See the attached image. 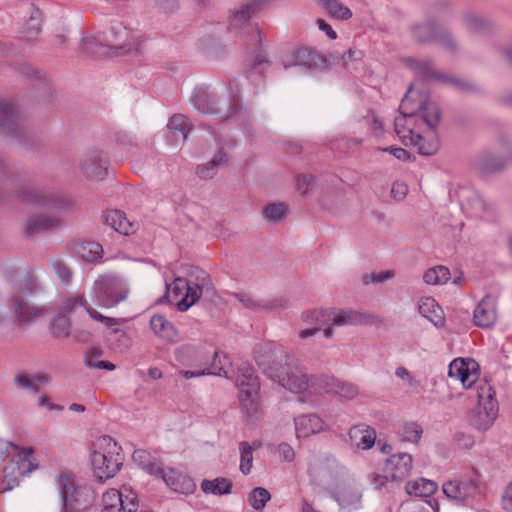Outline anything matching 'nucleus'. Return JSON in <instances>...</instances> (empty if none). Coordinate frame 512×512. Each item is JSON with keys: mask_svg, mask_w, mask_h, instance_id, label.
I'll return each mask as SVG.
<instances>
[{"mask_svg": "<svg viewBox=\"0 0 512 512\" xmlns=\"http://www.w3.org/2000/svg\"><path fill=\"white\" fill-rule=\"evenodd\" d=\"M255 361L268 378L292 393H303L309 388L323 389L335 393L341 399L352 400L358 394L356 385L325 375L308 376L295 355L271 344H260L254 348Z\"/></svg>", "mask_w": 512, "mask_h": 512, "instance_id": "obj_1", "label": "nucleus"}, {"mask_svg": "<svg viewBox=\"0 0 512 512\" xmlns=\"http://www.w3.org/2000/svg\"><path fill=\"white\" fill-rule=\"evenodd\" d=\"M191 102L198 113L218 115L224 120L230 118L244 120L247 115V109L237 94L222 101L215 89L206 84L194 88Z\"/></svg>", "mask_w": 512, "mask_h": 512, "instance_id": "obj_2", "label": "nucleus"}, {"mask_svg": "<svg viewBox=\"0 0 512 512\" xmlns=\"http://www.w3.org/2000/svg\"><path fill=\"white\" fill-rule=\"evenodd\" d=\"M77 307H83L87 314L94 320L103 323L107 328L117 325L120 319L108 317L87 304L82 295H77L66 299L59 307L58 312L53 315L49 321V332L51 336L58 340H64L72 335V321L70 315Z\"/></svg>", "mask_w": 512, "mask_h": 512, "instance_id": "obj_3", "label": "nucleus"}, {"mask_svg": "<svg viewBox=\"0 0 512 512\" xmlns=\"http://www.w3.org/2000/svg\"><path fill=\"white\" fill-rule=\"evenodd\" d=\"M91 464L99 482L113 478L123 465L122 447L109 435L100 437L91 453Z\"/></svg>", "mask_w": 512, "mask_h": 512, "instance_id": "obj_4", "label": "nucleus"}, {"mask_svg": "<svg viewBox=\"0 0 512 512\" xmlns=\"http://www.w3.org/2000/svg\"><path fill=\"white\" fill-rule=\"evenodd\" d=\"M481 474L472 468L467 474L443 483L444 495L454 504L471 507L483 494Z\"/></svg>", "mask_w": 512, "mask_h": 512, "instance_id": "obj_5", "label": "nucleus"}, {"mask_svg": "<svg viewBox=\"0 0 512 512\" xmlns=\"http://www.w3.org/2000/svg\"><path fill=\"white\" fill-rule=\"evenodd\" d=\"M409 32L417 45H429L437 43L447 52L456 53L458 44L448 27L441 24L436 18L429 17L425 21L413 23Z\"/></svg>", "mask_w": 512, "mask_h": 512, "instance_id": "obj_6", "label": "nucleus"}, {"mask_svg": "<svg viewBox=\"0 0 512 512\" xmlns=\"http://www.w3.org/2000/svg\"><path fill=\"white\" fill-rule=\"evenodd\" d=\"M14 288L20 293L21 297L11 296L9 302L16 319L20 323H34L38 317L48 313L45 306L30 305L24 299V297L32 295L38 290V283L31 272H26L22 278L17 279Z\"/></svg>", "mask_w": 512, "mask_h": 512, "instance_id": "obj_7", "label": "nucleus"}, {"mask_svg": "<svg viewBox=\"0 0 512 512\" xmlns=\"http://www.w3.org/2000/svg\"><path fill=\"white\" fill-rule=\"evenodd\" d=\"M0 128L26 150H32L38 145V140L27 132L24 116L4 100H0Z\"/></svg>", "mask_w": 512, "mask_h": 512, "instance_id": "obj_8", "label": "nucleus"}, {"mask_svg": "<svg viewBox=\"0 0 512 512\" xmlns=\"http://www.w3.org/2000/svg\"><path fill=\"white\" fill-rule=\"evenodd\" d=\"M412 85L401 100L400 115L404 118L420 117L429 130L435 134L441 121L442 112L439 105L432 101L428 95L422 97L418 102L411 100L408 96Z\"/></svg>", "mask_w": 512, "mask_h": 512, "instance_id": "obj_9", "label": "nucleus"}, {"mask_svg": "<svg viewBox=\"0 0 512 512\" xmlns=\"http://www.w3.org/2000/svg\"><path fill=\"white\" fill-rule=\"evenodd\" d=\"M94 298L102 308H111L124 301L129 288L123 277L116 274L100 275L94 283Z\"/></svg>", "mask_w": 512, "mask_h": 512, "instance_id": "obj_10", "label": "nucleus"}, {"mask_svg": "<svg viewBox=\"0 0 512 512\" xmlns=\"http://www.w3.org/2000/svg\"><path fill=\"white\" fill-rule=\"evenodd\" d=\"M305 322L315 323L318 326L332 324L335 326L368 324L371 321L369 314L356 310H336L333 308L314 309L303 312Z\"/></svg>", "mask_w": 512, "mask_h": 512, "instance_id": "obj_11", "label": "nucleus"}, {"mask_svg": "<svg viewBox=\"0 0 512 512\" xmlns=\"http://www.w3.org/2000/svg\"><path fill=\"white\" fill-rule=\"evenodd\" d=\"M236 386L242 411L249 416H253L258 411L257 399L260 383L251 365L242 363L239 366Z\"/></svg>", "mask_w": 512, "mask_h": 512, "instance_id": "obj_12", "label": "nucleus"}, {"mask_svg": "<svg viewBox=\"0 0 512 512\" xmlns=\"http://www.w3.org/2000/svg\"><path fill=\"white\" fill-rule=\"evenodd\" d=\"M494 388L487 382L477 386L478 409L471 417V425L479 431L488 430L498 415V401Z\"/></svg>", "mask_w": 512, "mask_h": 512, "instance_id": "obj_13", "label": "nucleus"}, {"mask_svg": "<svg viewBox=\"0 0 512 512\" xmlns=\"http://www.w3.org/2000/svg\"><path fill=\"white\" fill-rule=\"evenodd\" d=\"M16 196L23 203L56 211H66L72 206L69 199L57 195L44 187L24 188L17 191Z\"/></svg>", "mask_w": 512, "mask_h": 512, "instance_id": "obj_14", "label": "nucleus"}, {"mask_svg": "<svg viewBox=\"0 0 512 512\" xmlns=\"http://www.w3.org/2000/svg\"><path fill=\"white\" fill-rule=\"evenodd\" d=\"M182 351L192 357L193 366L199 369L211 368L215 371L219 369L220 375H217L218 377L229 378L225 363H223V361L228 360V357L223 355L221 358L218 349L206 345H187L182 348Z\"/></svg>", "mask_w": 512, "mask_h": 512, "instance_id": "obj_15", "label": "nucleus"}, {"mask_svg": "<svg viewBox=\"0 0 512 512\" xmlns=\"http://www.w3.org/2000/svg\"><path fill=\"white\" fill-rule=\"evenodd\" d=\"M60 498V509L66 512H81L88 503L82 499L81 486L77 485L68 473H60L55 478Z\"/></svg>", "mask_w": 512, "mask_h": 512, "instance_id": "obj_16", "label": "nucleus"}, {"mask_svg": "<svg viewBox=\"0 0 512 512\" xmlns=\"http://www.w3.org/2000/svg\"><path fill=\"white\" fill-rule=\"evenodd\" d=\"M284 69L290 67H300L306 72L319 71L321 66H325L327 61L315 51L305 47H295L282 60Z\"/></svg>", "mask_w": 512, "mask_h": 512, "instance_id": "obj_17", "label": "nucleus"}, {"mask_svg": "<svg viewBox=\"0 0 512 512\" xmlns=\"http://www.w3.org/2000/svg\"><path fill=\"white\" fill-rule=\"evenodd\" d=\"M480 376V365L472 358H455L448 366V377L459 380L465 389L471 388Z\"/></svg>", "mask_w": 512, "mask_h": 512, "instance_id": "obj_18", "label": "nucleus"}, {"mask_svg": "<svg viewBox=\"0 0 512 512\" xmlns=\"http://www.w3.org/2000/svg\"><path fill=\"white\" fill-rule=\"evenodd\" d=\"M109 158L103 151L94 150L85 154L80 161V169L90 181H101L108 175Z\"/></svg>", "mask_w": 512, "mask_h": 512, "instance_id": "obj_19", "label": "nucleus"}, {"mask_svg": "<svg viewBox=\"0 0 512 512\" xmlns=\"http://www.w3.org/2000/svg\"><path fill=\"white\" fill-rule=\"evenodd\" d=\"M190 276H195L197 282L188 279V285L184 289L185 293L175 303L177 310L180 312H186L192 305L198 302L203 292L204 283L209 278L208 274L198 267L194 268Z\"/></svg>", "mask_w": 512, "mask_h": 512, "instance_id": "obj_20", "label": "nucleus"}, {"mask_svg": "<svg viewBox=\"0 0 512 512\" xmlns=\"http://www.w3.org/2000/svg\"><path fill=\"white\" fill-rule=\"evenodd\" d=\"M412 464L413 458L409 453L392 454L386 459L383 472L386 473V477H389L390 481L402 482L410 475Z\"/></svg>", "mask_w": 512, "mask_h": 512, "instance_id": "obj_21", "label": "nucleus"}, {"mask_svg": "<svg viewBox=\"0 0 512 512\" xmlns=\"http://www.w3.org/2000/svg\"><path fill=\"white\" fill-rule=\"evenodd\" d=\"M272 62L265 56L260 40L256 44L255 54L248 59L247 67L244 70L245 77L253 84L259 85L265 80V71Z\"/></svg>", "mask_w": 512, "mask_h": 512, "instance_id": "obj_22", "label": "nucleus"}, {"mask_svg": "<svg viewBox=\"0 0 512 512\" xmlns=\"http://www.w3.org/2000/svg\"><path fill=\"white\" fill-rule=\"evenodd\" d=\"M157 478L162 479L165 484L176 493L190 495L196 490L194 479L175 468H169L168 471H165L163 468L162 474H159Z\"/></svg>", "mask_w": 512, "mask_h": 512, "instance_id": "obj_23", "label": "nucleus"}, {"mask_svg": "<svg viewBox=\"0 0 512 512\" xmlns=\"http://www.w3.org/2000/svg\"><path fill=\"white\" fill-rule=\"evenodd\" d=\"M101 221L113 231L124 236L134 234L138 228L137 223L129 221L126 214L117 209L104 211L101 215Z\"/></svg>", "mask_w": 512, "mask_h": 512, "instance_id": "obj_24", "label": "nucleus"}, {"mask_svg": "<svg viewBox=\"0 0 512 512\" xmlns=\"http://www.w3.org/2000/svg\"><path fill=\"white\" fill-rule=\"evenodd\" d=\"M244 308L250 310H264V311H280L287 307V301L284 298H275L270 301L261 303L252 298V296L246 292H236L233 294Z\"/></svg>", "mask_w": 512, "mask_h": 512, "instance_id": "obj_25", "label": "nucleus"}, {"mask_svg": "<svg viewBox=\"0 0 512 512\" xmlns=\"http://www.w3.org/2000/svg\"><path fill=\"white\" fill-rule=\"evenodd\" d=\"M349 438L351 442L359 449L369 450L374 447L377 433L376 430L366 424H357L350 428Z\"/></svg>", "mask_w": 512, "mask_h": 512, "instance_id": "obj_26", "label": "nucleus"}, {"mask_svg": "<svg viewBox=\"0 0 512 512\" xmlns=\"http://www.w3.org/2000/svg\"><path fill=\"white\" fill-rule=\"evenodd\" d=\"M506 159L497 156L489 151H484L478 155L474 162V168L482 175H490L502 171L506 166Z\"/></svg>", "mask_w": 512, "mask_h": 512, "instance_id": "obj_27", "label": "nucleus"}, {"mask_svg": "<svg viewBox=\"0 0 512 512\" xmlns=\"http://www.w3.org/2000/svg\"><path fill=\"white\" fill-rule=\"evenodd\" d=\"M169 140L174 142H184L188 134L193 130V124L190 119L180 113L172 115L167 123Z\"/></svg>", "mask_w": 512, "mask_h": 512, "instance_id": "obj_28", "label": "nucleus"}, {"mask_svg": "<svg viewBox=\"0 0 512 512\" xmlns=\"http://www.w3.org/2000/svg\"><path fill=\"white\" fill-rule=\"evenodd\" d=\"M298 438H306L311 434L324 430V421L317 414H303L294 419Z\"/></svg>", "mask_w": 512, "mask_h": 512, "instance_id": "obj_29", "label": "nucleus"}, {"mask_svg": "<svg viewBox=\"0 0 512 512\" xmlns=\"http://www.w3.org/2000/svg\"><path fill=\"white\" fill-rule=\"evenodd\" d=\"M150 327L157 337L167 343H175L179 340L178 331L173 323L161 314H155L151 317Z\"/></svg>", "mask_w": 512, "mask_h": 512, "instance_id": "obj_30", "label": "nucleus"}, {"mask_svg": "<svg viewBox=\"0 0 512 512\" xmlns=\"http://www.w3.org/2000/svg\"><path fill=\"white\" fill-rule=\"evenodd\" d=\"M419 314L428 319L436 328L445 326V316L441 306L432 297H426L419 302Z\"/></svg>", "mask_w": 512, "mask_h": 512, "instance_id": "obj_31", "label": "nucleus"}, {"mask_svg": "<svg viewBox=\"0 0 512 512\" xmlns=\"http://www.w3.org/2000/svg\"><path fill=\"white\" fill-rule=\"evenodd\" d=\"M133 462L141 468L145 473L158 477L162 474L163 462L152 456L145 449H136L132 454Z\"/></svg>", "mask_w": 512, "mask_h": 512, "instance_id": "obj_32", "label": "nucleus"}, {"mask_svg": "<svg viewBox=\"0 0 512 512\" xmlns=\"http://www.w3.org/2000/svg\"><path fill=\"white\" fill-rule=\"evenodd\" d=\"M404 62L411 70L418 73L424 82H431L433 80L443 82L445 73L433 70L432 60H418L408 57Z\"/></svg>", "mask_w": 512, "mask_h": 512, "instance_id": "obj_33", "label": "nucleus"}, {"mask_svg": "<svg viewBox=\"0 0 512 512\" xmlns=\"http://www.w3.org/2000/svg\"><path fill=\"white\" fill-rule=\"evenodd\" d=\"M496 319V312L489 295L485 296L473 312L474 324L480 328H489Z\"/></svg>", "mask_w": 512, "mask_h": 512, "instance_id": "obj_34", "label": "nucleus"}, {"mask_svg": "<svg viewBox=\"0 0 512 512\" xmlns=\"http://www.w3.org/2000/svg\"><path fill=\"white\" fill-rule=\"evenodd\" d=\"M27 14L29 17L23 23L20 33L26 40H34L41 32L42 14L34 3H29Z\"/></svg>", "mask_w": 512, "mask_h": 512, "instance_id": "obj_35", "label": "nucleus"}, {"mask_svg": "<svg viewBox=\"0 0 512 512\" xmlns=\"http://www.w3.org/2000/svg\"><path fill=\"white\" fill-rule=\"evenodd\" d=\"M341 510L354 512L362 508V493L358 489L345 488L333 496Z\"/></svg>", "mask_w": 512, "mask_h": 512, "instance_id": "obj_36", "label": "nucleus"}, {"mask_svg": "<svg viewBox=\"0 0 512 512\" xmlns=\"http://www.w3.org/2000/svg\"><path fill=\"white\" fill-rule=\"evenodd\" d=\"M58 223V219L52 216L47 215H38L30 220L24 226V235L27 238H32L33 236L47 231L53 228Z\"/></svg>", "mask_w": 512, "mask_h": 512, "instance_id": "obj_37", "label": "nucleus"}, {"mask_svg": "<svg viewBox=\"0 0 512 512\" xmlns=\"http://www.w3.org/2000/svg\"><path fill=\"white\" fill-rule=\"evenodd\" d=\"M79 257L90 264L101 263L103 259V247L94 241H84L76 246Z\"/></svg>", "mask_w": 512, "mask_h": 512, "instance_id": "obj_38", "label": "nucleus"}, {"mask_svg": "<svg viewBox=\"0 0 512 512\" xmlns=\"http://www.w3.org/2000/svg\"><path fill=\"white\" fill-rule=\"evenodd\" d=\"M410 142L413 146L417 147L418 154L422 156L435 155L439 148L440 142L436 133L432 139H425L421 134H414L413 129H409Z\"/></svg>", "mask_w": 512, "mask_h": 512, "instance_id": "obj_39", "label": "nucleus"}, {"mask_svg": "<svg viewBox=\"0 0 512 512\" xmlns=\"http://www.w3.org/2000/svg\"><path fill=\"white\" fill-rule=\"evenodd\" d=\"M259 11L260 10L250 1L241 4L230 16L229 29L241 28Z\"/></svg>", "mask_w": 512, "mask_h": 512, "instance_id": "obj_40", "label": "nucleus"}, {"mask_svg": "<svg viewBox=\"0 0 512 512\" xmlns=\"http://www.w3.org/2000/svg\"><path fill=\"white\" fill-rule=\"evenodd\" d=\"M232 488V481L225 477H217L212 480L203 479L201 482V489L206 494L228 495L232 492Z\"/></svg>", "mask_w": 512, "mask_h": 512, "instance_id": "obj_41", "label": "nucleus"}, {"mask_svg": "<svg viewBox=\"0 0 512 512\" xmlns=\"http://www.w3.org/2000/svg\"><path fill=\"white\" fill-rule=\"evenodd\" d=\"M28 175L27 170L20 164H8L0 158V176L14 186L21 184Z\"/></svg>", "mask_w": 512, "mask_h": 512, "instance_id": "obj_42", "label": "nucleus"}, {"mask_svg": "<svg viewBox=\"0 0 512 512\" xmlns=\"http://www.w3.org/2000/svg\"><path fill=\"white\" fill-rule=\"evenodd\" d=\"M438 485L435 481L420 478L418 481H409L406 483L405 490L408 495L417 497H429L436 493Z\"/></svg>", "mask_w": 512, "mask_h": 512, "instance_id": "obj_43", "label": "nucleus"}, {"mask_svg": "<svg viewBox=\"0 0 512 512\" xmlns=\"http://www.w3.org/2000/svg\"><path fill=\"white\" fill-rule=\"evenodd\" d=\"M103 355V350L100 348L92 347L88 349L85 353L84 363L85 366L90 369H101L107 371L115 370L116 366L110 361L106 360H97V357Z\"/></svg>", "mask_w": 512, "mask_h": 512, "instance_id": "obj_44", "label": "nucleus"}, {"mask_svg": "<svg viewBox=\"0 0 512 512\" xmlns=\"http://www.w3.org/2000/svg\"><path fill=\"white\" fill-rule=\"evenodd\" d=\"M188 285V279L176 277L172 284H165V294L157 300L158 304L168 302L174 304V301L183 294L185 287Z\"/></svg>", "mask_w": 512, "mask_h": 512, "instance_id": "obj_45", "label": "nucleus"}, {"mask_svg": "<svg viewBox=\"0 0 512 512\" xmlns=\"http://www.w3.org/2000/svg\"><path fill=\"white\" fill-rule=\"evenodd\" d=\"M327 13L333 18L339 20H348L352 17V11L350 8L339 2L338 0H316Z\"/></svg>", "mask_w": 512, "mask_h": 512, "instance_id": "obj_46", "label": "nucleus"}, {"mask_svg": "<svg viewBox=\"0 0 512 512\" xmlns=\"http://www.w3.org/2000/svg\"><path fill=\"white\" fill-rule=\"evenodd\" d=\"M462 19L466 27L473 32L486 31L492 28V22L490 20L472 12L465 13Z\"/></svg>", "mask_w": 512, "mask_h": 512, "instance_id": "obj_47", "label": "nucleus"}, {"mask_svg": "<svg viewBox=\"0 0 512 512\" xmlns=\"http://www.w3.org/2000/svg\"><path fill=\"white\" fill-rule=\"evenodd\" d=\"M423 433L422 427L416 422H408L399 427L398 435L402 441L418 443Z\"/></svg>", "mask_w": 512, "mask_h": 512, "instance_id": "obj_48", "label": "nucleus"}, {"mask_svg": "<svg viewBox=\"0 0 512 512\" xmlns=\"http://www.w3.org/2000/svg\"><path fill=\"white\" fill-rule=\"evenodd\" d=\"M270 499L271 494L263 487L253 488L248 495V501L256 511H262Z\"/></svg>", "mask_w": 512, "mask_h": 512, "instance_id": "obj_49", "label": "nucleus"}, {"mask_svg": "<svg viewBox=\"0 0 512 512\" xmlns=\"http://www.w3.org/2000/svg\"><path fill=\"white\" fill-rule=\"evenodd\" d=\"M123 494L117 489H110L102 496V505L105 512H120Z\"/></svg>", "mask_w": 512, "mask_h": 512, "instance_id": "obj_50", "label": "nucleus"}, {"mask_svg": "<svg viewBox=\"0 0 512 512\" xmlns=\"http://www.w3.org/2000/svg\"><path fill=\"white\" fill-rule=\"evenodd\" d=\"M442 83L453 85L456 89L462 92L479 93L481 91L480 87L477 84L460 78H456L448 74H445Z\"/></svg>", "mask_w": 512, "mask_h": 512, "instance_id": "obj_51", "label": "nucleus"}, {"mask_svg": "<svg viewBox=\"0 0 512 512\" xmlns=\"http://www.w3.org/2000/svg\"><path fill=\"white\" fill-rule=\"evenodd\" d=\"M286 206L283 203H270L263 210V216L272 224H277L286 213Z\"/></svg>", "mask_w": 512, "mask_h": 512, "instance_id": "obj_52", "label": "nucleus"}, {"mask_svg": "<svg viewBox=\"0 0 512 512\" xmlns=\"http://www.w3.org/2000/svg\"><path fill=\"white\" fill-rule=\"evenodd\" d=\"M52 270L61 285H68L72 279L70 268L61 260H53L51 262Z\"/></svg>", "mask_w": 512, "mask_h": 512, "instance_id": "obj_53", "label": "nucleus"}, {"mask_svg": "<svg viewBox=\"0 0 512 512\" xmlns=\"http://www.w3.org/2000/svg\"><path fill=\"white\" fill-rule=\"evenodd\" d=\"M240 471L244 475H248L251 472L253 462V449L247 442L240 443Z\"/></svg>", "mask_w": 512, "mask_h": 512, "instance_id": "obj_54", "label": "nucleus"}, {"mask_svg": "<svg viewBox=\"0 0 512 512\" xmlns=\"http://www.w3.org/2000/svg\"><path fill=\"white\" fill-rule=\"evenodd\" d=\"M379 150L393 155L396 159L402 162H414L416 160V157L413 154H411L408 150L401 147L389 146L379 148Z\"/></svg>", "mask_w": 512, "mask_h": 512, "instance_id": "obj_55", "label": "nucleus"}, {"mask_svg": "<svg viewBox=\"0 0 512 512\" xmlns=\"http://www.w3.org/2000/svg\"><path fill=\"white\" fill-rule=\"evenodd\" d=\"M392 277H393V272L390 270H386V271H381L379 273L365 274L362 277V282L365 285L370 284V283L378 284V283H383Z\"/></svg>", "mask_w": 512, "mask_h": 512, "instance_id": "obj_56", "label": "nucleus"}, {"mask_svg": "<svg viewBox=\"0 0 512 512\" xmlns=\"http://www.w3.org/2000/svg\"><path fill=\"white\" fill-rule=\"evenodd\" d=\"M453 441L460 449H471L475 444L474 437L471 434L460 431L453 435Z\"/></svg>", "mask_w": 512, "mask_h": 512, "instance_id": "obj_57", "label": "nucleus"}, {"mask_svg": "<svg viewBox=\"0 0 512 512\" xmlns=\"http://www.w3.org/2000/svg\"><path fill=\"white\" fill-rule=\"evenodd\" d=\"M342 66L346 67L350 62L362 61L364 52L359 49L349 48L347 51L342 53Z\"/></svg>", "mask_w": 512, "mask_h": 512, "instance_id": "obj_58", "label": "nucleus"}, {"mask_svg": "<svg viewBox=\"0 0 512 512\" xmlns=\"http://www.w3.org/2000/svg\"><path fill=\"white\" fill-rule=\"evenodd\" d=\"M297 191L306 195L314 183V177L311 174H299L297 176Z\"/></svg>", "mask_w": 512, "mask_h": 512, "instance_id": "obj_59", "label": "nucleus"}, {"mask_svg": "<svg viewBox=\"0 0 512 512\" xmlns=\"http://www.w3.org/2000/svg\"><path fill=\"white\" fill-rule=\"evenodd\" d=\"M453 0H435L429 4V12L431 13H447L452 10Z\"/></svg>", "mask_w": 512, "mask_h": 512, "instance_id": "obj_60", "label": "nucleus"}, {"mask_svg": "<svg viewBox=\"0 0 512 512\" xmlns=\"http://www.w3.org/2000/svg\"><path fill=\"white\" fill-rule=\"evenodd\" d=\"M179 374L185 379H191L196 377L208 376V375H220L219 369L217 371L211 368L197 369V370H180Z\"/></svg>", "mask_w": 512, "mask_h": 512, "instance_id": "obj_61", "label": "nucleus"}, {"mask_svg": "<svg viewBox=\"0 0 512 512\" xmlns=\"http://www.w3.org/2000/svg\"><path fill=\"white\" fill-rule=\"evenodd\" d=\"M227 161H228V154L223 148H221L216 153V155L207 163L211 168H215V171L218 172L219 168L221 166H223L224 164H226Z\"/></svg>", "mask_w": 512, "mask_h": 512, "instance_id": "obj_62", "label": "nucleus"}, {"mask_svg": "<svg viewBox=\"0 0 512 512\" xmlns=\"http://www.w3.org/2000/svg\"><path fill=\"white\" fill-rule=\"evenodd\" d=\"M278 453L282 460L292 462L295 459V451L292 446L286 442L278 445Z\"/></svg>", "mask_w": 512, "mask_h": 512, "instance_id": "obj_63", "label": "nucleus"}, {"mask_svg": "<svg viewBox=\"0 0 512 512\" xmlns=\"http://www.w3.org/2000/svg\"><path fill=\"white\" fill-rule=\"evenodd\" d=\"M137 512L138 511V499L136 495L132 497L126 496L125 499L122 497V505H120V512Z\"/></svg>", "mask_w": 512, "mask_h": 512, "instance_id": "obj_64", "label": "nucleus"}]
</instances>
